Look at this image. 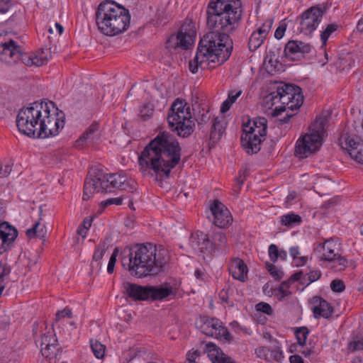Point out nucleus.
Masks as SVG:
<instances>
[{"label":"nucleus","mask_w":363,"mask_h":363,"mask_svg":"<svg viewBox=\"0 0 363 363\" xmlns=\"http://www.w3.org/2000/svg\"><path fill=\"white\" fill-rule=\"evenodd\" d=\"M182 147L169 132L160 133L141 152L140 170L145 176L169 177L171 170L180 162Z\"/></svg>","instance_id":"nucleus-1"},{"label":"nucleus","mask_w":363,"mask_h":363,"mask_svg":"<svg viewBox=\"0 0 363 363\" xmlns=\"http://www.w3.org/2000/svg\"><path fill=\"white\" fill-rule=\"evenodd\" d=\"M241 6L240 0H210L206 10L207 25L220 30L204 34L198 45H233L230 33L241 18Z\"/></svg>","instance_id":"nucleus-2"},{"label":"nucleus","mask_w":363,"mask_h":363,"mask_svg":"<svg viewBox=\"0 0 363 363\" xmlns=\"http://www.w3.org/2000/svg\"><path fill=\"white\" fill-rule=\"evenodd\" d=\"M167 250L157 248L152 243L138 244L129 250L127 256L121 258V264L132 275L144 277L156 275L163 270L167 263Z\"/></svg>","instance_id":"nucleus-3"},{"label":"nucleus","mask_w":363,"mask_h":363,"mask_svg":"<svg viewBox=\"0 0 363 363\" xmlns=\"http://www.w3.org/2000/svg\"><path fill=\"white\" fill-rule=\"evenodd\" d=\"M129 11L113 1H105L98 6L96 21L105 35L113 36L126 30L130 25Z\"/></svg>","instance_id":"nucleus-4"},{"label":"nucleus","mask_w":363,"mask_h":363,"mask_svg":"<svg viewBox=\"0 0 363 363\" xmlns=\"http://www.w3.org/2000/svg\"><path fill=\"white\" fill-rule=\"evenodd\" d=\"M115 189L133 191L135 183L116 173L106 174L101 169H93L86 178L82 199L89 200L95 192H112Z\"/></svg>","instance_id":"nucleus-5"},{"label":"nucleus","mask_w":363,"mask_h":363,"mask_svg":"<svg viewBox=\"0 0 363 363\" xmlns=\"http://www.w3.org/2000/svg\"><path fill=\"white\" fill-rule=\"evenodd\" d=\"M303 101V96L299 86L282 82L277 84L274 90L263 99L264 106L267 108H272L277 102L281 103L282 106L274 108L273 113L274 116H279L286 109L297 110L301 107Z\"/></svg>","instance_id":"nucleus-6"},{"label":"nucleus","mask_w":363,"mask_h":363,"mask_svg":"<svg viewBox=\"0 0 363 363\" xmlns=\"http://www.w3.org/2000/svg\"><path fill=\"white\" fill-rule=\"evenodd\" d=\"M167 121L170 129L177 132V135L181 138H188L194 130L195 123L190 107L180 99H177L172 104Z\"/></svg>","instance_id":"nucleus-7"},{"label":"nucleus","mask_w":363,"mask_h":363,"mask_svg":"<svg viewBox=\"0 0 363 363\" xmlns=\"http://www.w3.org/2000/svg\"><path fill=\"white\" fill-rule=\"evenodd\" d=\"M328 120L325 117H318L310 126V133L298 139L295 147L296 156L304 158L318 150L323 140L327 135L325 125Z\"/></svg>","instance_id":"nucleus-8"},{"label":"nucleus","mask_w":363,"mask_h":363,"mask_svg":"<svg viewBox=\"0 0 363 363\" xmlns=\"http://www.w3.org/2000/svg\"><path fill=\"white\" fill-rule=\"evenodd\" d=\"M38 138H46L58 135L65 126V113L58 109L54 102L45 99Z\"/></svg>","instance_id":"nucleus-9"},{"label":"nucleus","mask_w":363,"mask_h":363,"mask_svg":"<svg viewBox=\"0 0 363 363\" xmlns=\"http://www.w3.org/2000/svg\"><path fill=\"white\" fill-rule=\"evenodd\" d=\"M45 99L37 101L28 107L21 108L16 117V125L20 132L31 137H38V128L41 121Z\"/></svg>","instance_id":"nucleus-10"},{"label":"nucleus","mask_w":363,"mask_h":363,"mask_svg":"<svg viewBox=\"0 0 363 363\" xmlns=\"http://www.w3.org/2000/svg\"><path fill=\"white\" fill-rule=\"evenodd\" d=\"M267 120L264 117L255 118L244 124L241 144L247 154L252 155L259 151L261 143L267 134Z\"/></svg>","instance_id":"nucleus-11"},{"label":"nucleus","mask_w":363,"mask_h":363,"mask_svg":"<svg viewBox=\"0 0 363 363\" xmlns=\"http://www.w3.org/2000/svg\"><path fill=\"white\" fill-rule=\"evenodd\" d=\"M194 58L189 62V69L196 74L199 67L205 69L211 63L218 65L225 62L230 57L233 47H197Z\"/></svg>","instance_id":"nucleus-12"},{"label":"nucleus","mask_w":363,"mask_h":363,"mask_svg":"<svg viewBox=\"0 0 363 363\" xmlns=\"http://www.w3.org/2000/svg\"><path fill=\"white\" fill-rule=\"evenodd\" d=\"M314 251L320 260L328 262L335 271L345 270L347 267V259L340 255L339 246L333 239L319 243Z\"/></svg>","instance_id":"nucleus-13"},{"label":"nucleus","mask_w":363,"mask_h":363,"mask_svg":"<svg viewBox=\"0 0 363 363\" xmlns=\"http://www.w3.org/2000/svg\"><path fill=\"white\" fill-rule=\"evenodd\" d=\"M310 48L311 47H284L282 50L281 47H272L266 52L264 63H268L276 68L279 60L284 62L287 60H300L310 52Z\"/></svg>","instance_id":"nucleus-14"},{"label":"nucleus","mask_w":363,"mask_h":363,"mask_svg":"<svg viewBox=\"0 0 363 363\" xmlns=\"http://www.w3.org/2000/svg\"><path fill=\"white\" fill-rule=\"evenodd\" d=\"M196 325L201 333L207 336L216 339H223L228 342H230L232 339L227 328L218 318L202 316L200 317Z\"/></svg>","instance_id":"nucleus-15"},{"label":"nucleus","mask_w":363,"mask_h":363,"mask_svg":"<svg viewBox=\"0 0 363 363\" xmlns=\"http://www.w3.org/2000/svg\"><path fill=\"white\" fill-rule=\"evenodd\" d=\"M196 40L195 23L186 19L177 33L172 34L167 40L169 45H194Z\"/></svg>","instance_id":"nucleus-16"},{"label":"nucleus","mask_w":363,"mask_h":363,"mask_svg":"<svg viewBox=\"0 0 363 363\" xmlns=\"http://www.w3.org/2000/svg\"><path fill=\"white\" fill-rule=\"evenodd\" d=\"M324 11L319 6H312L305 11L301 16V32L311 34L321 21Z\"/></svg>","instance_id":"nucleus-17"},{"label":"nucleus","mask_w":363,"mask_h":363,"mask_svg":"<svg viewBox=\"0 0 363 363\" xmlns=\"http://www.w3.org/2000/svg\"><path fill=\"white\" fill-rule=\"evenodd\" d=\"M189 243L194 250H197L201 255H203V259H206L205 255L211 257L215 252V245L209 240L208 235L202 231L191 234Z\"/></svg>","instance_id":"nucleus-18"},{"label":"nucleus","mask_w":363,"mask_h":363,"mask_svg":"<svg viewBox=\"0 0 363 363\" xmlns=\"http://www.w3.org/2000/svg\"><path fill=\"white\" fill-rule=\"evenodd\" d=\"M210 208L212 216L210 219L218 228H226L233 220L228 209L219 201H214Z\"/></svg>","instance_id":"nucleus-19"},{"label":"nucleus","mask_w":363,"mask_h":363,"mask_svg":"<svg viewBox=\"0 0 363 363\" xmlns=\"http://www.w3.org/2000/svg\"><path fill=\"white\" fill-rule=\"evenodd\" d=\"M49 55L48 49L42 48L33 52H22L21 61L27 66L40 67L48 62Z\"/></svg>","instance_id":"nucleus-20"},{"label":"nucleus","mask_w":363,"mask_h":363,"mask_svg":"<svg viewBox=\"0 0 363 363\" xmlns=\"http://www.w3.org/2000/svg\"><path fill=\"white\" fill-rule=\"evenodd\" d=\"M18 236L17 230L7 222L0 223V250L6 251Z\"/></svg>","instance_id":"nucleus-21"},{"label":"nucleus","mask_w":363,"mask_h":363,"mask_svg":"<svg viewBox=\"0 0 363 363\" xmlns=\"http://www.w3.org/2000/svg\"><path fill=\"white\" fill-rule=\"evenodd\" d=\"M124 293L135 301L149 299L148 286H140L136 284L125 282L123 284Z\"/></svg>","instance_id":"nucleus-22"},{"label":"nucleus","mask_w":363,"mask_h":363,"mask_svg":"<svg viewBox=\"0 0 363 363\" xmlns=\"http://www.w3.org/2000/svg\"><path fill=\"white\" fill-rule=\"evenodd\" d=\"M305 279L306 277L303 275V272L302 271H299L292 274L288 280L282 281L280 286L275 290V294L278 299L279 301H283L285 297L291 295V293L289 289L290 288L291 283L299 281L300 284H305V281L303 280Z\"/></svg>","instance_id":"nucleus-23"},{"label":"nucleus","mask_w":363,"mask_h":363,"mask_svg":"<svg viewBox=\"0 0 363 363\" xmlns=\"http://www.w3.org/2000/svg\"><path fill=\"white\" fill-rule=\"evenodd\" d=\"M311 303V310L315 318L320 317L328 318L331 316L333 309L327 301L321 297L315 296L313 298Z\"/></svg>","instance_id":"nucleus-24"},{"label":"nucleus","mask_w":363,"mask_h":363,"mask_svg":"<svg viewBox=\"0 0 363 363\" xmlns=\"http://www.w3.org/2000/svg\"><path fill=\"white\" fill-rule=\"evenodd\" d=\"M99 128V123H93L75 142V147L82 148L85 143L93 144L96 143L100 138Z\"/></svg>","instance_id":"nucleus-25"},{"label":"nucleus","mask_w":363,"mask_h":363,"mask_svg":"<svg viewBox=\"0 0 363 363\" xmlns=\"http://www.w3.org/2000/svg\"><path fill=\"white\" fill-rule=\"evenodd\" d=\"M248 269L245 263L240 258L233 259L229 264V272L235 279L245 281L247 275Z\"/></svg>","instance_id":"nucleus-26"},{"label":"nucleus","mask_w":363,"mask_h":363,"mask_svg":"<svg viewBox=\"0 0 363 363\" xmlns=\"http://www.w3.org/2000/svg\"><path fill=\"white\" fill-rule=\"evenodd\" d=\"M271 27L272 21H269L259 28L257 31L253 32L249 40V45H262L265 43Z\"/></svg>","instance_id":"nucleus-27"},{"label":"nucleus","mask_w":363,"mask_h":363,"mask_svg":"<svg viewBox=\"0 0 363 363\" xmlns=\"http://www.w3.org/2000/svg\"><path fill=\"white\" fill-rule=\"evenodd\" d=\"M20 47H0V60L7 64H13L21 60Z\"/></svg>","instance_id":"nucleus-28"},{"label":"nucleus","mask_w":363,"mask_h":363,"mask_svg":"<svg viewBox=\"0 0 363 363\" xmlns=\"http://www.w3.org/2000/svg\"><path fill=\"white\" fill-rule=\"evenodd\" d=\"M207 347L213 363H237L231 357L225 354L223 351L215 344L208 343L207 344Z\"/></svg>","instance_id":"nucleus-29"},{"label":"nucleus","mask_w":363,"mask_h":363,"mask_svg":"<svg viewBox=\"0 0 363 363\" xmlns=\"http://www.w3.org/2000/svg\"><path fill=\"white\" fill-rule=\"evenodd\" d=\"M149 298L152 301L162 300L166 297L173 294V288L171 286L160 287L148 286Z\"/></svg>","instance_id":"nucleus-30"},{"label":"nucleus","mask_w":363,"mask_h":363,"mask_svg":"<svg viewBox=\"0 0 363 363\" xmlns=\"http://www.w3.org/2000/svg\"><path fill=\"white\" fill-rule=\"evenodd\" d=\"M340 143L342 148L350 154V152H352V150L358 147L359 145L363 143V141L355 135H350L346 133L340 137Z\"/></svg>","instance_id":"nucleus-31"},{"label":"nucleus","mask_w":363,"mask_h":363,"mask_svg":"<svg viewBox=\"0 0 363 363\" xmlns=\"http://www.w3.org/2000/svg\"><path fill=\"white\" fill-rule=\"evenodd\" d=\"M225 130L224 121L218 117L213 120V124L211 128L210 140L212 143L218 142L222 137Z\"/></svg>","instance_id":"nucleus-32"},{"label":"nucleus","mask_w":363,"mask_h":363,"mask_svg":"<svg viewBox=\"0 0 363 363\" xmlns=\"http://www.w3.org/2000/svg\"><path fill=\"white\" fill-rule=\"evenodd\" d=\"M26 234L29 239L38 238L45 240L47 235V228L44 224H42L40 221H38L33 225L32 228L26 230Z\"/></svg>","instance_id":"nucleus-33"},{"label":"nucleus","mask_w":363,"mask_h":363,"mask_svg":"<svg viewBox=\"0 0 363 363\" xmlns=\"http://www.w3.org/2000/svg\"><path fill=\"white\" fill-rule=\"evenodd\" d=\"M242 90H231L228 92V99L223 101L220 107L222 113L227 112L231 106L237 101L238 98L242 94Z\"/></svg>","instance_id":"nucleus-34"},{"label":"nucleus","mask_w":363,"mask_h":363,"mask_svg":"<svg viewBox=\"0 0 363 363\" xmlns=\"http://www.w3.org/2000/svg\"><path fill=\"white\" fill-rule=\"evenodd\" d=\"M42 355L51 362L55 360L57 354L60 352V348L57 343H52L48 347H43L40 350Z\"/></svg>","instance_id":"nucleus-35"},{"label":"nucleus","mask_w":363,"mask_h":363,"mask_svg":"<svg viewBox=\"0 0 363 363\" xmlns=\"http://www.w3.org/2000/svg\"><path fill=\"white\" fill-rule=\"evenodd\" d=\"M281 223L288 228H291L295 225L300 224L301 223V218L295 213H288L281 216Z\"/></svg>","instance_id":"nucleus-36"},{"label":"nucleus","mask_w":363,"mask_h":363,"mask_svg":"<svg viewBox=\"0 0 363 363\" xmlns=\"http://www.w3.org/2000/svg\"><path fill=\"white\" fill-rule=\"evenodd\" d=\"M213 245L216 250H223L227 245V239L224 233L221 232L215 233L213 237Z\"/></svg>","instance_id":"nucleus-37"},{"label":"nucleus","mask_w":363,"mask_h":363,"mask_svg":"<svg viewBox=\"0 0 363 363\" xmlns=\"http://www.w3.org/2000/svg\"><path fill=\"white\" fill-rule=\"evenodd\" d=\"M289 254L293 257L295 265L297 267L303 266L308 262L307 256H300L298 247H291L289 249Z\"/></svg>","instance_id":"nucleus-38"},{"label":"nucleus","mask_w":363,"mask_h":363,"mask_svg":"<svg viewBox=\"0 0 363 363\" xmlns=\"http://www.w3.org/2000/svg\"><path fill=\"white\" fill-rule=\"evenodd\" d=\"M11 273V267L6 263L0 262V296L6 287L5 277Z\"/></svg>","instance_id":"nucleus-39"},{"label":"nucleus","mask_w":363,"mask_h":363,"mask_svg":"<svg viewBox=\"0 0 363 363\" xmlns=\"http://www.w3.org/2000/svg\"><path fill=\"white\" fill-rule=\"evenodd\" d=\"M57 339L55 336V333L53 329H52V330H49L46 333L43 334L41 336V342H40L41 348L43 347H48L50 344L57 343Z\"/></svg>","instance_id":"nucleus-40"},{"label":"nucleus","mask_w":363,"mask_h":363,"mask_svg":"<svg viewBox=\"0 0 363 363\" xmlns=\"http://www.w3.org/2000/svg\"><path fill=\"white\" fill-rule=\"evenodd\" d=\"M212 116L209 110L202 108L196 116V121L199 126L206 124Z\"/></svg>","instance_id":"nucleus-41"},{"label":"nucleus","mask_w":363,"mask_h":363,"mask_svg":"<svg viewBox=\"0 0 363 363\" xmlns=\"http://www.w3.org/2000/svg\"><path fill=\"white\" fill-rule=\"evenodd\" d=\"M295 334L298 344L303 347L306 344L307 337L309 334L308 329L306 327L296 328Z\"/></svg>","instance_id":"nucleus-42"},{"label":"nucleus","mask_w":363,"mask_h":363,"mask_svg":"<svg viewBox=\"0 0 363 363\" xmlns=\"http://www.w3.org/2000/svg\"><path fill=\"white\" fill-rule=\"evenodd\" d=\"M284 358L283 352L279 346L274 348H269V352L267 362L277 361L281 362Z\"/></svg>","instance_id":"nucleus-43"},{"label":"nucleus","mask_w":363,"mask_h":363,"mask_svg":"<svg viewBox=\"0 0 363 363\" xmlns=\"http://www.w3.org/2000/svg\"><path fill=\"white\" fill-rule=\"evenodd\" d=\"M91 349L96 358L101 359L104 357L105 352L104 345L97 341L93 342L91 340Z\"/></svg>","instance_id":"nucleus-44"},{"label":"nucleus","mask_w":363,"mask_h":363,"mask_svg":"<svg viewBox=\"0 0 363 363\" xmlns=\"http://www.w3.org/2000/svg\"><path fill=\"white\" fill-rule=\"evenodd\" d=\"M267 269L269 272L270 275L276 280H280L284 277V272L277 268L275 265L272 263L267 262L266 264Z\"/></svg>","instance_id":"nucleus-45"},{"label":"nucleus","mask_w":363,"mask_h":363,"mask_svg":"<svg viewBox=\"0 0 363 363\" xmlns=\"http://www.w3.org/2000/svg\"><path fill=\"white\" fill-rule=\"evenodd\" d=\"M337 28V26L336 24H329L324 31L322 32L320 35V39L322 42V45H326L327 40L329 38L330 35L335 32Z\"/></svg>","instance_id":"nucleus-46"},{"label":"nucleus","mask_w":363,"mask_h":363,"mask_svg":"<svg viewBox=\"0 0 363 363\" xmlns=\"http://www.w3.org/2000/svg\"><path fill=\"white\" fill-rule=\"evenodd\" d=\"M350 156L356 162L363 164V143L359 145L356 149L352 150V152H350Z\"/></svg>","instance_id":"nucleus-47"},{"label":"nucleus","mask_w":363,"mask_h":363,"mask_svg":"<svg viewBox=\"0 0 363 363\" xmlns=\"http://www.w3.org/2000/svg\"><path fill=\"white\" fill-rule=\"evenodd\" d=\"M303 275L306 277V279H303L305 281V284H306L308 285L319 279L320 277H321V272L320 270L316 269L311 271L308 274V277L306 274H303Z\"/></svg>","instance_id":"nucleus-48"},{"label":"nucleus","mask_w":363,"mask_h":363,"mask_svg":"<svg viewBox=\"0 0 363 363\" xmlns=\"http://www.w3.org/2000/svg\"><path fill=\"white\" fill-rule=\"evenodd\" d=\"M330 289L333 292L340 293L345 289V286L342 280L334 279L330 283Z\"/></svg>","instance_id":"nucleus-49"},{"label":"nucleus","mask_w":363,"mask_h":363,"mask_svg":"<svg viewBox=\"0 0 363 363\" xmlns=\"http://www.w3.org/2000/svg\"><path fill=\"white\" fill-rule=\"evenodd\" d=\"M279 250L278 249V247L275 244H271L269 246V249H268L269 257L270 258V260L272 262L274 263V262H277V260L279 259Z\"/></svg>","instance_id":"nucleus-50"},{"label":"nucleus","mask_w":363,"mask_h":363,"mask_svg":"<svg viewBox=\"0 0 363 363\" xmlns=\"http://www.w3.org/2000/svg\"><path fill=\"white\" fill-rule=\"evenodd\" d=\"M153 111L151 106L145 104L140 109L139 116L143 120H146L153 113Z\"/></svg>","instance_id":"nucleus-51"},{"label":"nucleus","mask_w":363,"mask_h":363,"mask_svg":"<svg viewBox=\"0 0 363 363\" xmlns=\"http://www.w3.org/2000/svg\"><path fill=\"white\" fill-rule=\"evenodd\" d=\"M269 348L265 346H260L255 349V354L258 358L268 360Z\"/></svg>","instance_id":"nucleus-52"},{"label":"nucleus","mask_w":363,"mask_h":363,"mask_svg":"<svg viewBox=\"0 0 363 363\" xmlns=\"http://www.w3.org/2000/svg\"><path fill=\"white\" fill-rule=\"evenodd\" d=\"M347 348L352 352H353L356 350H363V338L357 339V340H354L353 341H351L348 344Z\"/></svg>","instance_id":"nucleus-53"},{"label":"nucleus","mask_w":363,"mask_h":363,"mask_svg":"<svg viewBox=\"0 0 363 363\" xmlns=\"http://www.w3.org/2000/svg\"><path fill=\"white\" fill-rule=\"evenodd\" d=\"M118 250L115 248L108 261L107 272L108 274H112L114 271V267L116 262V257L118 256Z\"/></svg>","instance_id":"nucleus-54"},{"label":"nucleus","mask_w":363,"mask_h":363,"mask_svg":"<svg viewBox=\"0 0 363 363\" xmlns=\"http://www.w3.org/2000/svg\"><path fill=\"white\" fill-rule=\"evenodd\" d=\"M123 203V198L122 197H117V198H111L108 199L105 201H101V206L103 208H105L110 205H121Z\"/></svg>","instance_id":"nucleus-55"},{"label":"nucleus","mask_w":363,"mask_h":363,"mask_svg":"<svg viewBox=\"0 0 363 363\" xmlns=\"http://www.w3.org/2000/svg\"><path fill=\"white\" fill-rule=\"evenodd\" d=\"M256 309L258 311L263 312L267 315H271L273 312V310L271 306L264 302H260L256 305Z\"/></svg>","instance_id":"nucleus-56"},{"label":"nucleus","mask_w":363,"mask_h":363,"mask_svg":"<svg viewBox=\"0 0 363 363\" xmlns=\"http://www.w3.org/2000/svg\"><path fill=\"white\" fill-rule=\"evenodd\" d=\"M286 23L284 22H281L278 28L276 29L274 33V38L277 40H280L284 35V33L286 30Z\"/></svg>","instance_id":"nucleus-57"},{"label":"nucleus","mask_w":363,"mask_h":363,"mask_svg":"<svg viewBox=\"0 0 363 363\" xmlns=\"http://www.w3.org/2000/svg\"><path fill=\"white\" fill-rule=\"evenodd\" d=\"M105 252L106 249L104 247H101L100 246H97L93 255V260L96 262H99L102 259Z\"/></svg>","instance_id":"nucleus-58"},{"label":"nucleus","mask_w":363,"mask_h":363,"mask_svg":"<svg viewBox=\"0 0 363 363\" xmlns=\"http://www.w3.org/2000/svg\"><path fill=\"white\" fill-rule=\"evenodd\" d=\"M200 354L201 352L198 350H190L186 354V360L189 362H196V359L200 356Z\"/></svg>","instance_id":"nucleus-59"},{"label":"nucleus","mask_w":363,"mask_h":363,"mask_svg":"<svg viewBox=\"0 0 363 363\" xmlns=\"http://www.w3.org/2000/svg\"><path fill=\"white\" fill-rule=\"evenodd\" d=\"M12 169L10 164H0V178L6 177L9 175Z\"/></svg>","instance_id":"nucleus-60"},{"label":"nucleus","mask_w":363,"mask_h":363,"mask_svg":"<svg viewBox=\"0 0 363 363\" xmlns=\"http://www.w3.org/2000/svg\"><path fill=\"white\" fill-rule=\"evenodd\" d=\"M64 317H68V318L72 317L71 309L65 308L62 311H59L56 313V321L59 320L61 318H64Z\"/></svg>","instance_id":"nucleus-61"},{"label":"nucleus","mask_w":363,"mask_h":363,"mask_svg":"<svg viewBox=\"0 0 363 363\" xmlns=\"http://www.w3.org/2000/svg\"><path fill=\"white\" fill-rule=\"evenodd\" d=\"M230 288L228 287V289H223V290H221L219 293V298L223 301V302H225V303H228V299H229V291H230Z\"/></svg>","instance_id":"nucleus-62"},{"label":"nucleus","mask_w":363,"mask_h":363,"mask_svg":"<svg viewBox=\"0 0 363 363\" xmlns=\"http://www.w3.org/2000/svg\"><path fill=\"white\" fill-rule=\"evenodd\" d=\"M63 30H64L63 26L59 23H55L54 28L50 27L48 28V32L50 33H53L55 31L59 35H61L63 33Z\"/></svg>","instance_id":"nucleus-63"},{"label":"nucleus","mask_w":363,"mask_h":363,"mask_svg":"<svg viewBox=\"0 0 363 363\" xmlns=\"http://www.w3.org/2000/svg\"><path fill=\"white\" fill-rule=\"evenodd\" d=\"M291 363H304L302 357L298 354H294L289 357Z\"/></svg>","instance_id":"nucleus-64"}]
</instances>
